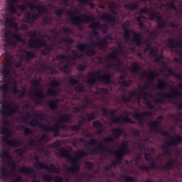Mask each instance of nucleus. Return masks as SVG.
Segmentation results:
<instances>
[{
    "label": "nucleus",
    "instance_id": "nucleus-1",
    "mask_svg": "<svg viewBox=\"0 0 182 182\" xmlns=\"http://www.w3.org/2000/svg\"><path fill=\"white\" fill-rule=\"evenodd\" d=\"M11 117L6 116L4 117L2 120L0 119L1 141L5 143L6 146H9L10 147H19V146H22V141L20 139H9V137L12 135V132L11 131V122L8 120V117Z\"/></svg>",
    "mask_w": 182,
    "mask_h": 182
},
{
    "label": "nucleus",
    "instance_id": "nucleus-2",
    "mask_svg": "<svg viewBox=\"0 0 182 182\" xmlns=\"http://www.w3.org/2000/svg\"><path fill=\"white\" fill-rule=\"evenodd\" d=\"M112 39V36L107 35L103 37L101 40L97 39L98 41L92 40L90 44L80 43L76 46L78 52H84L87 56H95L96 55L95 46H100V49H106V46L109 43V41Z\"/></svg>",
    "mask_w": 182,
    "mask_h": 182
},
{
    "label": "nucleus",
    "instance_id": "nucleus-3",
    "mask_svg": "<svg viewBox=\"0 0 182 182\" xmlns=\"http://www.w3.org/2000/svg\"><path fill=\"white\" fill-rule=\"evenodd\" d=\"M60 156L62 157H65V159H68L71 163V166L68 169V173H77L80 170V164H79V160L82 159V157H87L89 156V153L80 150L77 151L75 153V157H73L69 154L68 149L65 148H61L59 151Z\"/></svg>",
    "mask_w": 182,
    "mask_h": 182
},
{
    "label": "nucleus",
    "instance_id": "nucleus-4",
    "mask_svg": "<svg viewBox=\"0 0 182 182\" xmlns=\"http://www.w3.org/2000/svg\"><path fill=\"white\" fill-rule=\"evenodd\" d=\"M87 82L89 85L93 86L97 82L99 83H104L105 85H110L113 83L112 80V73H106L103 70H97L87 75Z\"/></svg>",
    "mask_w": 182,
    "mask_h": 182
},
{
    "label": "nucleus",
    "instance_id": "nucleus-5",
    "mask_svg": "<svg viewBox=\"0 0 182 182\" xmlns=\"http://www.w3.org/2000/svg\"><path fill=\"white\" fill-rule=\"evenodd\" d=\"M67 14L70 16V21L71 23L80 28H82L83 23H89V22H93V21H95V16L89 14H82L76 16V15H79V10L76 7L73 8V11L71 9L68 10Z\"/></svg>",
    "mask_w": 182,
    "mask_h": 182
},
{
    "label": "nucleus",
    "instance_id": "nucleus-6",
    "mask_svg": "<svg viewBox=\"0 0 182 182\" xmlns=\"http://www.w3.org/2000/svg\"><path fill=\"white\" fill-rule=\"evenodd\" d=\"M130 25V21L127 20L122 26V30L124 31V38L126 42H129L130 41V33L134 35V37L132 40V43L136 45V46H141L143 45V36L140 34V33H137L134 31L133 29L129 28Z\"/></svg>",
    "mask_w": 182,
    "mask_h": 182
},
{
    "label": "nucleus",
    "instance_id": "nucleus-7",
    "mask_svg": "<svg viewBox=\"0 0 182 182\" xmlns=\"http://www.w3.org/2000/svg\"><path fill=\"white\" fill-rule=\"evenodd\" d=\"M73 119L72 114H63L60 116V119L53 126H49L47 132L55 133V136H59L60 130H66V124L62 123H69L70 120Z\"/></svg>",
    "mask_w": 182,
    "mask_h": 182
},
{
    "label": "nucleus",
    "instance_id": "nucleus-8",
    "mask_svg": "<svg viewBox=\"0 0 182 182\" xmlns=\"http://www.w3.org/2000/svg\"><path fill=\"white\" fill-rule=\"evenodd\" d=\"M31 33V38L28 42V45L30 48H33V49H38V48L46 46V41L42 38H38L41 36L40 31L34 30Z\"/></svg>",
    "mask_w": 182,
    "mask_h": 182
},
{
    "label": "nucleus",
    "instance_id": "nucleus-9",
    "mask_svg": "<svg viewBox=\"0 0 182 182\" xmlns=\"http://www.w3.org/2000/svg\"><path fill=\"white\" fill-rule=\"evenodd\" d=\"M0 105H1V109L0 113L4 117L6 116H14L18 112V105L11 102V107L8 104L7 101L0 100Z\"/></svg>",
    "mask_w": 182,
    "mask_h": 182
},
{
    "label": "nucleus",
    "instance_id": "nucleus-10",
    "mask_svg": "<svg viewBox=\"0 0 182 182\" xmlns=\"http://www.w3.org/2000/svg\"><path fill=\"white\" fill-rule=\"evenodd\" d=\"M171 92H164L163 91H159L157 92V98L156 103H163V99H176V97H180L181 92L176 87H171Z\"/></svg>",
    "mask_w": 182,
    "mask_h": 182
},
{
    "label": "nucleus",
    "instance_id": "nucleus-11",
    "mask_svg": "<svg viewBox=\"0 0 182 182\" xmlns=\"http://www.w3.org/2000/svg\"><path fill=\"white\" fill-rule=\"evenodd\" d=\"M34 160L36 161L34 164V167H36V168H41L42 170L45 168L47 171H53V173H55V174H59V173H60V168L55 166V164L51 163L48 166L46 164L39 161V156L38 155L34 156Z\"/></svg>",
    "mask_w": 182,
    "mask_h": 182
},
{
    "label": "nucleus",
    "instance_id": "nucleus-12",
    "mask_svg": "<svg viewBox=\"0 0 182 182\" xmlns=\"http://www.w3.org/2000/svg\"><path fill=\"white\" fill-rule=\"evenodd\" d=\"M97 147H95L94 149H91L90 154H97V153H100V151H102V153H110L109 147L104 146L101 142L97 144V140L95 139H91L89 141L85 143V146H97Z\"/></svg>",
    "mask_w": 182,
    "mask_h": 182
},
{
    "label": "nucleus",
    "instance_id": "nucleus-13",
    "mask_svg": "<svg viewBox=\"0 0 182 182\" xmlns=\"http://www.w3.org/2000/svg\"><path fill=\"white\" fill-rule=\"evenodd\" d=\"M158 133H160V134H162V136H164L165 137H167L168 139H170V141H166V144L167 146H175V147H177L180 143L182 142V136L180 135H176V137H173L170 134V132L168 131H166L164 129L161 130V128L160 129L159 132Z\"/></svg>",
    "mask_w": 182,
    "mask_h": 182
},
{
    "label": "nucleus",
    "instance_id": "nucleus-14",
    "mask_svg": "<svg viewBox=\"0 0 182 182\" xmlns=\"http://www.w3.org/2000/svg\"><path fill=\"white\" fill-rule=\"evenodd\" d=\"M109 116H111V119H112V123H115L116 124H119V123H129L130 124H134V122L132 119V118L129 117H117L116 116V113H117V109H111L109 112Z\"/></svg>",
    "mask_w": 182,
    "mask_h": 182
},
{
    "label": "nucleus",
    "instance_id": "nucleus-15",
    "mask_svg": "<svg viewBox=\"0 0 182 182\" xmlns=\"http://www.w3.org/2000/svg\"><path fill=\"white\" fill-rule=\"evenodd\" d=\"M129 141H123L120 146L119 149L114 152V157L118 159V161H122V159L124 157V155L129 154Z\"/></svg>",
    "mask_w": 182,
    "mask_h": 182
},
{
    "label": "nucleus",
    "instance_id": "nucleus-16",
    "mask_svg": "<svg viewBox=\"0 0 182 182\" xmlns=\"http://www.w3.org/2000/svg\"><path fill=\"white\" fill-rule=\"evenodd\" d=\"M149 19L151 21H154V19H156L158 22L156 27L158 28V29H164V28H166L168 23V22L167 21V19L163 18V16H161L160 14H159L158 12L150 13Z\"/></svg>",
    "mask_w": 182,
    "mask_h": 182
},
{
    "label": "nucleus",
    "instance_id": "nucleus-17",
    "mask_svg": "<svg viewBox=\"0 0 182 182\" xmlns=\"http://www.w3.org/2000/svg\"><path fill=\"white\" fill-rule=\"evenodd\" d=\"M0 76H1L4 80V84L0 85V92H2L3 93H8L9 85L6 83V79L11 76V70L2 68L0 71Z\"/></svg>",
    "mask_w": 182,
    "mask_h": 182
},
{
    "label": "nucleus",
    "instance_id": "nucleus-18",
    "mask_svg": "<svg viewBox=\"0 0 182 182\" xmlns=\"http://www.w3.org/2000/svg\"><path fill=\"white\" fill-rule=\"evenodd\" d=\"M164 120V117L163 115H159L156 120L155 121H151L148 126L151 132V133H159L160 132V124L163 123Z\"/></svg>",
    "mask_w": 182,
    "mask_h": 182
},
{
    "label": "nucleus",
    "instance_id": "nucleus-19",
    "mask_svg": "<svg viewBox=\"0 0 182 182\" xmlns=\"http://www.w3.org/2000/svg\"><path fill=\"white\" fill-rule=\"evenodd\" d=\"M50 88L47 90L48 96H58L59 90L58 87H60V82L58 80H54L49 84Z\"/></svg>",
    "mask_w": 182,
    "mask_h": 182
},
{
    "label": "nucleus",
    "instance_id": "nucleus-20",
    "mask_svg": "<svg viewBox=\"0 0 182 182\" xmlns=\"http://www.w3.org/2000/svg\"><path fill=\"white\" fill-rule=\"evenodd\" d=\"M124 133V131L121 128H114L112 130V134L114 135V137L107 136L104 139V143H113L114 139H120V136Z\"/></svg>",
    "mask_w": 182,
    "mask_h": 182
},
{
    "label": "nucleus",
    "instance_id": "nucleus-21",
    "mask_svg": "<svg viewBox=\"0 0 182 182\" xmlns=\"http://www.w3.org/2000/svg\"><path fill=\"white\" fill-rule=\"evenodd\" d=\"M151 116H153V113H151V112H149V111H144L141 113L135 112L133 114L134 119H135L136 120H139V126H143V124H144V117H151Z\"/></svg>",
    "mask_w": 182,
    "mask_h": 182
},
{
    "label": "nucleus",
    "instance_id": "nucleus-22",
    "mask_svg": "<svg viewBox=\"0 0 182 182\" xmlns=\"http://www.w3.org/2000/svg\"><path fill=\"white\" fill-rule=\"evenodd\" d=\"M4 23L7 28H11V29H14L15 32H19V25L18 22L15 21L13 17L6 16L4 18Z\"/></svg>",
    "mask_w": 182,
    "mask_h": 182
},
{
    "label": "nucleus",
    "instance_id": "nucleus-23",
    "mask_svg": "<svg viewBox=\"0 0 182 182\" xmlns=\"http://www.w3.org/2000/svg\"><path fill=\"white\" fill-rule=\"evenodd\" d=\"M18 147V146H9V145H6L5 143L1 144V149H0V160L1 161H5L6 159L9 157V152L8 151V149L6 147Z\"/></svg>",
    "mask_w": 182,
    "mask_h": 182
},
{
    "label": "nucleus",
    "instance_id": "nucleus-24",
    "mask_svg": "<svg viewBox=\"0 0 182 182\" xmlns=\"http://www.w3.org/2000/svg\"><path fill=\"white\" fill-rule=\"evenodd\" d=\"M160 170V168H161V167L160 166H157V164H156V162H154V161H153L149 166H146V165H143L141 164L139 166V169L141 170V171H146V173L150 172V170Z\"/></svg>",
    "mask_w": 182,
    "mask_h": 182
},
{
    "label": "nucleus",
    "instance_id": "nucleus-25",
    "mask_svg": "<svg viewBox=\"0 0 182 182\" xmlns=\"http://www.w3.org/2000/svg\"><path fill=\"white\" fill-rule=\"evenodd\" d=\"M29 126L33 128L38 127V126L39 129H41V130H45V132H48V125L46 126L42 124L41 122H39V119L36 118H33L30 121Z\"/></svg>",
    "mask_w": 182,
    "mask_h": 182
},
{
    "label": "nucleus",
    "instance_id": "nucleus-26",
    "mask_svg": "<svg viewBox=\"0 0 182 182\" xmlns=\"http://www.w3.org/2000/svg\"><path fill=\"white\" fill-rule=\"evenodd\" d=\"M90 29H101L102 32H107V26L106 24H102L100 22L92 21L89 24Z\"/></svg>",
    "mask_w": 182,
    "mask_h": 182
},
{
    "label": "nucleus",
    "instance_id": "nucleus-27",
    "mask_svg": "<svg viewBox=\"0 0 182 182\" xmlns=\"http://www.w3.org/2000/svg\"><path fill=\"white\" fill-rule=\"evenodd\" d=\"M139 97V92L136 90L132 91L128 95H122V101L124 103H129V102H132V99L133 97Z\"/></svg>",
    "mask_w": 182,
    "mask_h": 182
},
{
    "label": "nucleus",
    "instance_id": "nucleus-28",
    "mask_svg": "<svg viewBox=\"0 0 182 182\" xmlns=\"http://www.w3.org/2000/svg\"><path fill=\"white\" fill-rule=\"evenodd\" d=\"M28 5L31 11L36 9L40 14H46L48 12V8L46 6L36 5L35 3H28Z\"/></svg>",
    "mask_w": 182,
    "mask_h": 182
},
{
    "label": "nucleus",
    "instance_id": "nucleus-29",
    "mask_svg": "<svg viewBox=\"0 0 182 182\" xmlns=\"http://www.w3.org/2000/svg\"><path fill=\"white\" fill-rule=\"evenodd\" d=\"M12 36L15 41H11V38L7 40L6 42H7L9 45H12L13 46H16L18 45V42H23V38H22V36L20 35L18 33H14L12 34Z\"/></svg>",
    "mask_w": 182,
    "mask_h": 182
},
{
    "label": "nucleus",
    "instance_id": "nucleus-30",
    "mask_svg": "<svg viewBox=\"0 0 182 182\" xmlns=\"http://www.w3.org/2000/svg\"><path fill=\"white\" fill-rule=\"evenodd\" d=\"M148 80L146 82L148 86H151L154 82V79L159 76V73H155L154 70H149V73L146 75Z\"/></svg>",
    "mask_w": 182,
    "mask_h": 182
},
{
    "label": "nucleus",
    "instance_id": "nucleus-31",
    "mask_svg": "<svg viewBox=\"0 0 182 182\" xmlns=\"http://www.w3.org/2000/svg\"><path fill=\"white\" fill-rule=\"evenodd\" d=\"M19 0H6L7 2V10L10 12V14H16V6H15V4H17V2Z\"/></svg>",
    "mask_w": 182,
    "mask_h": 182
},
{
    "label": "nucleus",
    "instance_id": "nucleus-32",
    "mask_svg": "<svg viewBox=\"0 0 182 182\" xmlns=\"http://www.w3.org/2000/svg\"><path fill=\"white\" fill-rule=\"evenodd\" d=\"M101 18L109 23H114V22H116V16L113 14L105 13L102 14Z\"/></svg>",
    "mask_w": 182,
    "mask_h": 182
},
{
    "label": "nucleus",
    "instance_id": "nucleus-33",
    "mask_svg": "<svg viewBox=\"0 0 182 182\" xmlns=\"http://www.w3.org/2000/svg\"><path fill=\"white\" fill-rule=\"evenodd\" d=\"M92 126L97 129L96 131L97 134H102L103 133V123L100 120L94 121Z\"/></svg>",
    "mask_w": 182,
    "mask_h": 182
},
{
    "label": "nucleus",
    "instance_id": "nucleus-34",
    "mask_svg": "<svg viewBox=\"0 0 182 182\" xmlns=\"http://www.w3.org/2000/svg\"><path fill=\"white\" fill-rule=\"evenodd\" d=\"M84 54H79L76 50L71 51V55H68L70 60H77V59H82V56H85V52H82Z\"/></svg>",
    "mask_w": 182,
    "mask_h": 182
},
{
    "label": "nucleus",
    "instance_id": "nucleus-35",
    "mask_svg": "<svg viewBox=\"0 0 182 182\" xmlns=\"http://www.w3.org/2000/svg\"><path fill=\"white\" fill-rule=\"evenodd\" d=\"M19 171L21 174L29 176V174H33V173H35V169H33V168L24 166L20 168Z\"/></svg>",
    "mask_w": 182,
    "mask_h": 182
},
{
    "label": "nucleus",
    "instance_id": "nucleus-36",
    "mask_svg": "<svg viewBox=\"0 0 182 182\" xmlns=\"http://www.w3.org/2000/svg\"><path fill=\"white\" fill-rule=\"evenodd\" d=\"M34 96L38 99L36 100L37 105H42V101H41V99H45V97H46V95L43 94V91L42 90H36L34 92Z\"/></svg>",
    "mask_w": 182,
    "mask_h": 182
},
{
    "label": "nucleus",
    "instance_id": "nucleus-37",
    "mask_svg": "<svg viewBox=\"0 0 182 182\" xmlns=\"http://www.w3.org/2000/svg\"><path fill=\"white\" fill-rule=\"evenodd\" d=\"M164 68H166V71L169 75H171L173 77H176V79H178V80H182V75L173 70V68L166 65H164Z\"/></svg>",
    "mask_w": 182,
    "mask_h": 182
},
{
    "label": "nucleus",
    "instance_id": "nucleus-38",
    "mask_svg": "<svg viewBox=\"0 0 182 182\" xmlns=\"http://www.w3.org/2000/svg\"><path fill=\"white\" fill-rule=\"evenodd\" d=\"M43 48H45L41 50L43 56H48V55H50V52L53 50V46L48 45L47 43L46 46H43Z\"/></svg>",
    "mask_w": 182,
    "mask_h": 182
},
{
    "label": "nucleus",
    "instance_id": "nucleus-39",
    "mask_svg": "<svg viewBox=\"0 0 182 182\" xmlns=\"http://www.w3.org/2000/svg\"><path fill=\"white\" fill-rule=\"evenodd\" d=\"M25 56H26V62H31L32 59H35L36 58V53L33 50L30 51H25Z\"/></svg>",
    "mask_w": 182,
    "mask_h": 182
},
{
    "label": "nucleus",
    "instance_id": "nucleus-40",
    "mask_svg": "<svg viewBox=\"0 0 182 182\" xmlns=\"http://www.w3.org/2000/svg\"><path fill=\"white\" fill-rule=\"evenodd\" d=\"M125 9H129V11H136L139 8V1L132 2L131 4H125L124 5Z\"/></svg>",
    "mask_w": 182,
    "mask_h": 182
},
{
    "label": "nucleus",
    "instance_id": "nucleus-41",
    "mask_svg": "<svg viewBox=\"0 0 182 182\" xmlns=\"http://www.w3.org/2000/svg\"><path fill=\"white\" fill-rule=\"evenodd\" d=\"M167 87V81L164 80H159L156 84L157 90H164Z\"/></svg>",
    "mask_w": 182,
    "mask_h": 182
},
{
    "label": "nucleus",
    "instance_id": "nucleus-42",
    "mask_svg": "<svg viewBox=\"0 0 182 182\" xmlns=\"http://www.w3.org/2000/svg\"><path fill=\"white\" fill-rule=\"evenodd\" d=\"M58 103H59V100H56V101L50 100L46 102V105L51 110H55V109L58 107Z\"/></svg>",
    "mask_w": 182,
    "mask_h": 182
},
{
    "label": "nucleus",
    "instance_id": "nucleus-43",
    "mask_svg": "<svg viewBox=\"0 0 182 182\" xmlns=\"http://www.w3.org/2000/svg\"><path fill=\"white\" fill-rule=\"evenodd\" d=\"M140 64L138 62H134L132 65L131 72L132 73H140L141 71Z\"/></svg>",
    "mask_w": 182,
    "mask_h": 182
},
{
    "label": "nucleus",
    "instance_id": "nucleus-44",
    "mask_svg": "<svg viewBox=\"0 0 182 182\" xmlns=\"http://www.w3.org/2000/svg\"><path fill=\"white\" fill-rule=\"evenodd\" d=\"M26 116L27 117H32V116H33L34 117H38L40 120H45V119H46V115L44 113H39L36 112L32 114H28Z\"/></svg>",
    "mask_w": 182,
    "mask_h": 182
},
{
    "label": "nucleus",
    "instance_id": "nucleus-45",
    "mask_svg": "<svg viewBox=\"0 0 182 182\" xmlns=\"http://www.w3.org/2000/svg\"><path fill=\"white\" fill-rule=\"evenodd\" d=\"M74 90L77 93H84L86 92V86L83 83L77 84L75 87Z\"/></svg>",
    "mask_w": 182,
    "mask_h": 182
},
{
    "label": "nucleus",
    "instance_id": "nucleus-46",
    "mask_svg": "<svg viewBox=\"0 0 182 182\" xmlns=\"http://www.w3.org/2000/svg\"><path fill=\"white\" fill-rule=\"evenodd\" d=\"M41 82H42V77H38V78L33 79L31 80V83L36 89L39 90L41 86Z\"/></svg>",
    "mask_w": 182,
    "mask_h": 182
},
{
    "label": "nucleus",
    "instance_id": "nucleus-47",
    "mask_svg": "<svg viewBox=\"0 0 182 182\" xmlns=\"http://www.w3.org/2000/svg\"><path fill=\"white\" fill-rule=\"evenodd\" d=\"M0 174L4 178H6L9 176V171H8V169L4 165H0Z\"/></svg>",
    "mask_w": 182,
    "mask_h": 182
},
{
    "label": "nucleus",
    "instance_id": "nucleus-48",
    "mask_svg": "<svg viewBox=\"0 0 182 182\" xmlns=\"http://www.w3.org/2000/svg\"><path fill=\"white\" fill-rule=\"evenodd\" d=\"M3 69H6V70H11L12 69V59L9 58L6 59V62L3 64Z\"/></svg>",
    "mask_w": 182,
    "mask_h": 182
},
{
    "label": "nucleus",
    "instance_id": "nucleus-49",
    "mask_svg": "<svg viewBox=\"0 0 182 182\" xmlns=\"http://www.w3.org/2000/svg\"><path fill=\"white\" fill-rule=\"evenodd\" d=\"M68 83L69 86L73 87V86H76V85L79 84V80H77L75 77L70 76Z\"/></svg>",
    "mask_w": 182,
    "mask_h": 182
},
{
    "label": "nucleus",
    "instance_id": "nucleus-50",
    "mask_svg": "<svg viewBox=\"0 0 182 182\" xmlns=\"http://www.w3.org/2000/svg\"><path fill=\"white\" fill-rule=\"evenodd\" d=\"M143 19H146V18L145 16H143L141 14H140L139 16L136 18V21L138 22V25L139 28H143L144 26V21H143Z\"/></svg>",
    "mask_w": 182,
    "mask_h": 182
},
{
    "label": "nucleus",
    "instance_id": "nucleus-51",
    "mask_svg": "<svg viewBox=\"0 0 182 182\" xmlns=\"http://www.w3.org/2000/svg\"><path fill=\"white\" fill-rule=\"evenodd\" d=\"M149 55L152 58H156L159 55V48L157 47H152L149 50Z\"/></svg>",
    "mask_w": 182,
    "mask_h": 182
},
{
    "label": "nucleus",
    "instance_id": "nucleus-52",
    "mask_svg": "<svg viewBox=\"0 0 182 182\" xmlns=\"http://www.w3.org/2000/svg\"><path fill=\"white\" fill-rule=\"evenodd\" d=\"M166 170H171L174 167V160L170 159L169 161L164 166Z\"/></svg>",
    "mask_w": 182,
    "mask_h": 182
},
{
    "label": "nucleus",
    "instance_id": "nucleus-53",
    "mask_svg": "<svg viewBox=\"0 0 182 182\" xmlns=\"http://www.w3.org/2000/svg\"><path fill=\"white\" fill-rule=\"evenodd\" d=\"M145 90H141V94L139 95V97H141V99H144V100H147V96H149V93H147V87L144 86Z\"/></svg>",
    "mask_w": 182,
    "mask_h": 182
},
{
    "label": "nucleus",
    "instance_id": "nucleus-54",
    "mask_svg": "<svg viewBox=\"0 0 182 182\" xmlns=\"http://www.w3.org/2000/svg\"><path fill=\"white\" fill-rule=\"evenodd\" d=\"M117 52L116 51H112L109 53V55L107 56V59H111V60H114L117 59Z\"/></svg>",
    "mask_w": 182,
    "mask_h": 182
},
{
    "label": "nucleus",
    "instance_id": "nucleus-55",
    "mask_svg": "<svg viewBox=\"0 0 182 182\" xmlns=\"http://www.w3.org/2000/svg\"><path fill=\"white\" fill-rule=\"evenodd\" d=\"M159 31L158 30H152L149 31V35L154 38V40L155 41V39H157L158 36H159Z\"/></svg>",
    "mask_w": 182,
    "mask_h": 182
},
{
    "label": "nucleus",
    "instance_id": "nucleus-56",
    "mask_svg": "<svg viewBox=\"0 0 182 182\" xmlns=\"http://www.w3.org/2000/svg\"><path fill=\"white\" fill-rule=\"evenodd\" d=\"M112 69H120L122 68V60L117 59L115 63L112 64Z\"/></svg>",
    "mask_w": 182,
    "mask_h": 182
},
{
    "label": "nucleus",
    "instance_id": "nucleus-57",
    "mask_svg": "<svg viewBox=\"0 0 182 182\" xmlns=\"http://www.w3.org/2000/svg\"><path fill=\"white\" fill-rule=\"evenodd\" d=\"M11 35H12V31H11V29H6L4 33V36L5 38L6 42V41H9V39H11Z\"/></svg>",
    "mask_w": 182,
    "mask_h": 182
},
{
    "label": "nucleus",
    "instance_id": "nucleus-58",
    "mask_svg": "<svg viewBox=\"0 0 182 182\" xmlns=\"http://www.w3.org/2000/svg\"><path fill=\"white\" fill-rule=\"evenodd\" d=\"M92 31L90 33V36L92 38H97V39H100V36L99 35V32L97 31V28H91Z\"/></svg>",
    "mask_w": 182,
    "mask_h": 182
},
{
    "label": "nucleus",
    "instance_id": "nucleus-59",
    "mask_svg": "<svg viewBox=\"0 0 182 182\" xmlns=\"http://www.w3.org/2000/svg\"><path fill=\"white\" fill-rule=\"evenodd\" d=\"M154 58V62L155 63H159L160 62V60H164V56H163V54H158L156 57Z\"/></svg>",
    "mask_w": 182,
    "mask_h": 182
},
{
    "label": "nucleus",
    "instance_id": "nucleus-60",
    "mask_svg": "<svg viewBox=\"0 0 182 182\" xmlns=\"http://www.w3.org/2000/svg\"><path fill=\"white\" fill-rule=\"evenodd\" d=\"M86 65L80 63L77 65V70L79 72H85V70H86Z\"/></svg>",
    "mask_w": 182,
    "mask_h": 182
},
{
    "label": "nucleus",
    "instance_id": "nucleus-61",
    "mask_svg": "<svg viewBox=\"0 0 182 182\" xmlns=\"http://www.w3.org/2000/svg\"><path fill=\"white\" fill-rule=\"evenodd\" d=\"M60 70L64 72V73H70V70L69 69V65L68 64H65L60 68Z\"/></svg>",
    "mask_w": 182,
    "mask_h": 182
},
{
    "label": "nucleus",
    "instance_id": "nucleus-62",
    "mask_svg": "<svg viewBox=\"0 0 182 182\" xmlns=\"http://www.w3.org/2000/svg\"><path fill=\"white\" fill-rule=\"evenodd\" d=\"M26 22H33V18L32 17V13H31V11H28L26 15Z\"/></svg>",
    "mask_w": 182,
    "mask_h": 182
},
{
    "label": "nucleus",
    "instance_id": "nucleus-63",
    "mask_svg": "<svg viewBox=\"0 0 182 182\" xmlns=\"http://www.w3.org/2000/svg\"><path fill=\"white\" fill-rule=\"evenodd\" d=\"M124 181L127 182H134L136 181V178L134 177L130 176L129 175H127L124 177Z\"/></svg>",
    "mask_w": 182,
    "mask_h": 182
},
{
    "label": "nucleus",
    "instance_id": "nucleus-64",
    "mask_svg": "<svg viewBox=\"0 0 182 182\" xmlns=\"http://www.w3.org/2000/svg\"><path fill=\"white\" fill-rule=\"evenodd\" d=\"M43 181H46V182H50V181H52V176H50L49 174H45L43 176Z\"/></svg>",
    "mask_w": 182,
    "mask_h": 182
}]
</instances>
